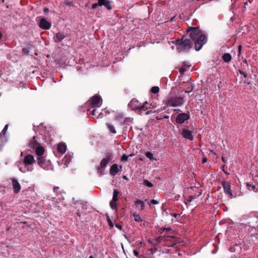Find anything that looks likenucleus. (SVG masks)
<instances>
[{"mask_svg":"<svg viewBox=\"0 0 258 258\" xmlns=\"http://www.w3.org/2000/svg\"><path fill=\"white\" fill-rule=\"evenodd\" d=\"M187 35L195 41V49L200 50L207 41V37L199 27H188L186 30Z\"/></svg>","mask_w":258,"mask_h":258,"instance_id":"nucleus-1","label":"nucleus"},{"mask_svg":"<svg viewBox=\"0 0 258 258\" xmlns=\"http://www.w3.org/2000/svg\"><path fill=\"white\" fill-rule=\"evenodd\" d=\"M102 104V99L100 96H94L92 97L86 104V106L89 111L91 108H93L91 111V114L93 116H96L95 112L96 108L100 107Z\"/></svg>","mask_w":258,"mask_h":258,"instance_id":"nucleus-2","label":"nucleus"},{"mask_svg":"<svg viewBox=\"0 0 258 258\" xmlns=\"http://www.w3.org/2000/svg\"><path fill=\"white\" fill-rule=\"evenodd\" d=\"M183 37L181 39H176L173 43L176 45V49L179 52H186L189 50L192 46V42L189 39H185L183 40Z\"/></svg>","mask_w":258,"mask_h":258,"instance_id":"nucleus-3","label":"nucleus"},{"mask_svg":"<svg viewBox=\"0 0 258 258\" xmlns=\"http://www.w3.org/2000/svg\"><path fill=\"white\" fill-rule=\"evenodd\" d=\"M35 161L34 156L31 154H28L24 158L23 162L24 167H20L19 165H18V166L19 170L22 172L32 171L33 169L32 166Z\"/></svg>","mask_w":258,"mask_h":258,"instance_id":"nucleus-4","label":"nucleus"},{"mask_svg":"<svg viewBox=\"0 0 258 258\" xmlns=\"http://www.w3.org/2000/svg\"><path fill=\"white\" fill-rule=\"evenodd\" d=\"M184 98L180 96L169 97L165 101V104L169 107H177L181 106L184 103Z\"/></svg>","mask_w":258,"mask_h":258,"instance_id":"nucleus-5","label":"nucleus"},{"mask_svg":"<svg viewBox=\"0 0 258 258\" xmlns=\"http://www.w3.org/2000/svg\"><path fill=\"white\" fill-rule=\"evenodd\" d=\"M161 233H164L162 239L164 241H170L173 242L170 246H173L176 243L177 240L175 239V236L173 235H169V234H172L174 231L171 229L170 227H162L161 228Z\"/></svg>","mask_w":258,"mask_h":258,"instance_id":"nucleus-6","label":"nucleus"},{"mask_svg":"<svg viewBox=\"0 0 258 258\" xmlns=\"http://www.w3.org/2000/svg\"><path fill=\"white\" fill-rule=\"evenodd\" d=\"M128 106L133 110H146L149 108V104L147 101H145L143 104H142L137 99H133L129 103Z\"/></svg>","mask_w":258,"mask_h":258,"instance_id":"nucleus-7","label":"nucleus"},{"mask_svg":"<svg viewBox=\"0 0 258 258\" xmlns=\"http://www.w3.org/2000/svg\"><path fill=\"white\" fill-rule=\"evenodd\" d=\"M113 154L111 153H107L105 157L101 161L99 166L98 167V172L100 174H103V169L105 168L110 161L113 159Z\"/></svg>","mask_w":258,"mask_h":258,"instance_id":"nucleus-8","label":"nucleus"},{"mask_svg":"<svg viewBox=\"0 0 258 258\" xmlns=\"http://www.w3.org/2000/svg\"><path fill=\"white\" fill-rule=\"evenodd\" d=\"M189 115L185 113H182L178 114L176 118V121L178 124L183 123L185 120L189 119Z\"/></svg>","mask_w":258,"mask_h":258,"instance_id":"nucleus-9","label":"nucleus"},{"mask_svg":"<svg viewBox=\"0 0 258 258\" xmlns=\"http://www.w3.org/2000/svg\"><path fill=\"white\" fill-rule=\"evenodd\" d=\"M222 186L224 189V191L225 193H227L230 198H232L233 194L231 190V184L228 181H223L222 182Z\"/></svg>","mask_w":258,"mask_h":258,"instance_id":"nucleus-10","label":"nucleus"},{"mask_svg":"<svg viewBox=\"0 0 258 258\" xmlns=\"http://www.w3.org/2000/svg\"><path fill=\"white\" fill-rule=\"evenodd\" d=\"M51 26V23L47 21L45 18H41L40 20L39 26L44 30L49 29Z\"/></svg>","mask_w":258,"mask_h":258,"instance_id":"nucleus-11","label":"nucleus"},{"mask_svg":"<svg viewBox=\"0 0 258 258\" xmlns=\"http://www.w3.org/2000/svg\"><path fill=\"white\" fill-rule=\"evenodd\" d=\"M12 185L14 192L15 194H18L20 192L21 186L20 184L19 183L18 180L15 178L12 179Z\"/></svg>","mask_w":258,"mask_h":258,"instance_id":"nucleus-12","label":"nucleus"},{"mask_svg":"<svg viewBox=\"0 0 258 258\" xmlns=\"http://www.w3.org/2000/svg\"><path fill=\"white\" fill-rule=\"evenodd\" d=\"M181 135L183 138L190 141H192L194 139L191 131L186 128H183L182 130Z\"/></svg>","mask_w":258,"mask_h":258,"instance_id":"nucleus-13","label":"nucleus"},{"mask_svg":"<svg viewBox=\"0 0 258 258\" xmlns=\"http://www.w3.org/2000/svg\"><path fill=\"white\" fill-rule=\"evenodd\" d=\"M99 6H104L108 11L112 10L110 2L108 0H97Z\"/></svg>","mask_w":258,"mask_h":258,"instance_id":"nucleus-14","label":"nucleus"},{"mask_svg":"<svg viewBox=\"0 0 258 258\" xmlns=\"http://www.w3.org/2000/svg\"><path fill=\"white\" fill-rule=\"evenodd\" d=\"M36 139L37 137L36 136H34L33 138L29 142V147L31 148H32L33 149L36 148L40 145V144L38 142Z\"/></svg>","mask_w":258,"mask_h":258,"instance_id":"nucleus-15","label":"nucleus"},{"mask_svg":"<svg viewBox=\"0 0 258 258\" xmlns=\"http://www.w3.org/2000/svg\"><path fill=\"white\" fill-rule=\"evenodd\" d=\"M119 169L117 164H113L110 168V173L112 176H115L118 172Z\"/></svg>","mask_w":258,"mask_h":258,"instance_id":"nucleus-16","label":"nucleus"},{"mask_svg":"<svg viewBox=\"0 0 258 258\" xmlns=\"http://www.w3.org/2000/svg\"><path fill=\"white\" fill-rule=\"evenodd\" d=\"M64 38V35L62 33H58L55 34L53 39L55 42L58 43L61 42Z\"/></svg>","mask_w":258,"mask_h":258,"instance_id":"nucleus-17","label":"nucleus"},{"mask_svg":"<svg viewBox=\"0 0 258 258\" xmlns=\"http://www.w3.org/2000/svg\"><path fill=\"white\" fill-rule=\"evenodd\" d=\"M44 151V148L42 146H40V145L35 148V153L37 157L42 156Z\"/></svg>","mask_w":258,"mask_h":258,"instance_id":"nucleus-18","label":"nucleus"},{"mask_svg":"<svg viewBox=\"0 0 258 258\" xmlns=\"http://www.w3.org/2000/svg\"><path fill=\"white\" fill-rule=\"evenodd\" d=\"M37 163L41 167L44 168V164L46 161V159L42 156H38L37 158Z\"/></svg>","mask_w":258,"mask_h":258,"instance_id":"nucleus-19","label":"nucleus"},{"mask_svg":"<svg viewBox=\"0 0 258 258\" xmlns=\"http://www.w3.org/2000/svg\"><path fill=\"white\" fill-rule=\"evenodd\" d=\"M67 149L66 145L63 143H60L58 145L57 150L58 151L61 153L63 154L66 152Z\"/></svg>","mask_w":258,"mask_h":258,"instance_id":"nucleus-20","label":"nucleus"},{"mask_svg":"<svg viewBox=\"0 0 258 258\" xmlns=\"http://www.w3.org/2000/svg\"><path fill=\"white\" fill-rule=\"evenodd\" d=\"M135 204L136 206V208H138V206L140 207V210H144L145 209V203L143 201L138 200L135 202Z\"/></svg>","mask_w":258,"mask_h":258,"instance_id":"nucleus-21","label":"nucleus"},{"mask_svg":"<svg viewBox=\"0 0 258 258\" xmlns=\"http://www.w3.org/2000/svg\"><path fill=\"white\" fill-rule=\"evenodd\" d=\"M190 67V66L187 65L186 62H183L181 68L179 69V72L181 74H183L186 72Z\"/></svg>","mask_w":258,"mask_h":258,"instance_id":"nucleus-22","label":"nucleus"},{"mask_svg":"<svg viewBox=\"0 0 258 258\" xmlns=\"http://www.w3.org/2000/svg\"><path fill=\"white\" fill-rule=\"evenodd\" d=\"M231 55L229 53H226L222 56V58L226 62H229L231 60Z\"/></svg>","mask_w":258,"mask_h":258,"instance_id":"nucleus-23","label":"nucleus"},{"mask_svg":"<svg viewBox=\"0 0 258 258\" xmlns=\"http://www.w3.org/2000/svg\"><path fill=\"white\" fill-rule=\"evenodd\" d=\"M106 125L108 129L110 131V132L111 134H116V131L115 129L114 126L112 124H111L109 123H106Z\"/></svg>","mask_w":258,"mask_h":258,"instance_id":"nucleus-24","label":"nucleus"},{"mask_svg":"<svg viewBox=\"0 0 258 258\" xmlns=\"http://www.w3.org/2000/svg\"><path fill=\"white\" fill-rule=\"evenodd\" d=\"M132 216L134 218V220L137 222H141L143 221L142 219L141 218L140 215L137 213H134L132 214Z\"/></svg>","mask_w":258,"mask_h":258,"instance_id":"nucleus-25","label":"nucleus"},{"mask_svg":"<svg viewBox=\"0 0 258 258\" xmlns=\"http://www.w3.org/2000/svg\"><path fill=\"white\" fill-rule=\"evenodd\" d=\"M246 185L248 190H253L255 192H257L258 191V189L257 188H256L255 185L251 184L248 182H247Z\"/></svg>","mask_w":258,"mask_h":258,"instance_id":"nucleus-26","label":"nucleus"},{"mask_svg":"<svg viewBox=\"0 0 258 258\" xmlns=\"http://www.w3.org/2000/svg\"><path fill=\"white\" fill-rule=\"evenodd\" d=\"M118 194H119V192L116 189H114L112 200L117 202V201L118 200L117 197H118Z\"/></svg>","mask_w":258,"mask_h":258,"instance_id":"nucleus-27","label":"nucleus"},{"mask_svg":"<svg viewBox=\"0 0 258 258\" xmlns=\"http://www.w3.org/2000/svg\"><path fill=\"white\" fill-rule=\"evenodd\" d=\"M145 155L150 160H156V159L154 158L153 154L150 152H147L145 153Z\"/></svg>","mask_w":258,"mask_h":258,"instance_id":"nucleus-28","label":"nucleus"},{"mask_svg":"<svg viewBox=\"0 0 258 258\" xmlns=\"http://www.w3.org/2000/svg\"><path fill=\"white\" fill-rule=\"evenodd\" d=\"M123 118V115L122 113H119L116 114L115 116V120L117 121H121Z\"/></svg>","mask_w":258,"mask_h":258,"instance_id":"nucleus-29","label":"nucleus"},{"mask_svg":"<svg viewBox=\"0 0 258 258\" xmlns=\"http://www.w3.org/2000/svg\"><path fill=\"white\" fill-rule=\"evenodd\" d=\"M53 191L56 194V196L59 194H61L62 190H60V188L58 186H55L53 188Z\"/></svg>","mask_w":258,"mask_h":258,"instance_id":"nucleus-30","label":"nucleus"},{"mask_svg":"<svg viewBox=\"0 0 258 258\" xmlns=\"http://www.w3.org/2000/svg\"><path fill=\"white\" fill-rule=\"evenodd\" d=\"M132 156H133V154H130L128 156L123 154L121 157V161L122 162H125L127 160L128 157Z\"/></svg>","mask_w":258,"mask_h":258,"instance_id":"nucleus-31","label":"nucleus"},{"mask_svg":"<svg viewBox=\"0 0 258 258\" xmlns=\"http://www.w3.org/2000/svg\"><path fill=\"white\" fill-rule=\"evenodd\" d=\"M110 206L112 209H115L116 208V202L111 200L110 202Z\"/></svg>","mask_w":258,"mask_h":258,"instance_id":"nucleus-32","label":"nucleus"},{"mask_svg":"<svg viewBox=\"0 0 258 258\" xmlns=\"http://www.w3.org/2000/svg\"><path fill=\"white\" fill-rule=\"evenodd\" d=\"M159 91V88L158 87L154 86L151 88V91L152 93L154 94L157 93Z\"/></svg>","mask_w":258,"mask_h":258,"instance_id":"nucleus-33","label":"nucleus"},{"mask_svg":"<svg viewBox=\"0 0 258 258\" xmlns=\"http://www.w3.org/2000/svg\"><path fill=\"white\" fill-rule=\"evenodd\" d=\"M144 184L149 187H152L153 186V184L148 180H144Z\"/></svg>","mask_w":258,"mask_h":258,"instance_id":"nucleus-34","label":"nucleus"},{"mask_svg":"<svg viewBox=\"0 0 258 258\" xmlns=\"http://www.w3.org/2000/svg\"><path fill=\"white\" fill-rule=\"evenodd\" d=\"M107 220L108 224V225L111 227L112 228L114 226L113 223L111 220V219L109 218V217H107Z\"/></svg>","mask_w":258,"mask_h":258,"instance_id":"nucleus-35","label":"nucleus"},{"mask_svg":"<svg viewBox=\"0 0 258 258\" xmlns=\"http://www.w3.org/2000/svg\"><path fill=\"white\" fill-rule=\"evenodd\" d=\"M71 160V159L70 157H68L67 156L65 157L63 159L65 164H66L67 163H69Z\"/></svg>","mask_w":258,"mask_h":258,"instance_id":"nucleus-36","label":"nucleus"},{"mask_svg":"<svg viewBox=\"0 0 258 258\" xmlns=\"http://www.w3.org/2000/svg\"><path fill=\"white\" fill-rule=\"evenodd\" d=\"M239 72L241 75H243L244 78H246L247 77V75L246 73L243 72L242 71H241L240 70H239Z\"/></svg>","mask_w":258,"mask_h":258,"instance_id":"nucleus-37","label":"nucleus"},{"mask_svg":"<svg viewBox=\"0 0 258 258\" xmlns=\"http://www.w3.org/2000/svg\"><path fill=\"white\" fill-rule=\"evenodd\" d=\"M158 203H159V202L155 200H152L150 201L149 205H151V204L156 205V204H158Z\"/></svg>","mask_w":258,"mask_h":258,"instance_id":"nucleus-38","label":"nucleus"},{"mask_svg":"<svg viewBox=\"0 0 258 258\" xmlns=\"http://www.w3.org/2000/svg\"><path fill=\"white\" fill-rule=\"evenodd\" d=\"M98 6H99L98 2L97 3L93 4L92 6V9H95L97 8Z\"/></svg>","mask_w":258,"mask_h":258,"instance_id":"nucleus-39","label":"nucleus"},{"mask_svg":"<svg viewBox=\"0 0 258 258\" xmlns=\"http://www.w3.org/2000/svg\"><path fill=\"white\" fill-rule=\"evenodd\" d=\"M241 48H242L241 45H239L238 47V56H239L241 54Z\"/></svg>","mask_w":258,"mask_h":258,"instance_id":"nucleus-40","label":"nucleus"},{"mask_svg":"<svg viewBox=\"0 0 258 258\" xmlns=\"http://www.w3.org/2000/svg\"><path fill=\"white\" fill-rule=\"evenodd\" d=\"M188 89H189V91H185V92H190L191 91H192L193 89H194V87L192 85H190L188 87Z\"/></svg>","mask_w":258,"mask_h":258,"instance_id":"nucleus-41","label":"nucleus"},{"mask_svg":"<svg viewBox=\"0 0 258 258\" xmlns=\"http://www.w3.org/2000/svg\"><path fill=\"white\" fill-rule=\"evenodd\" d=\"M23 52L24 53H28L29 52V50L27 48H24L23 49Z\"/></svg>","mask_w":258,"mask_h":258,"instance_id":"nucleus-42","label":"nucleus"},{"mask_svg":"<svg viewBox=\"0 0 258 258\" xmlns=\"http://www.w3.org/2000/svg\"><path fill=\"white\" fill-rule=\"evenodd\" d=\"M133 253L136 256H138L139 255V252L136 250H134Z\"/></svg>","mask_w":258,"mask_h":258,"instance_id":"nucleus-43","label":"nucleus"},{"mask_svg":"<svg viewBox=\"0 0 258 258\" xmlns=\"http://www.w3.org/2000/svg\"><path fill=\"white\" fill-rule=\"evenodd\" d=\"M207 158L205 157H203L202 159V163H205L207 162Z\"/></svg>","mask_w":258,"mask_h":258,"instance_id":"nucleus-44","label":"nucleus"},{"mask_svg":"<svg viewBox=\"0 0 258 258\" xmlns=\"http://www.w3.org/2000/svg\"><path fill=\"white\" fill-rule=\"evenodd\" d=\"M115 227H116L117 228H118V229H120V230H121V228H122V226H121V225H119V224H116V225H115Z\"/></svg>","mask_w":258,"mask_h":258,"instance_id":"nucleus-45","label":"nucleus"},{"mask_svg":"<svg viewBox=\"0 0 258 258\" xmlns=\"http://www.w3.org/2000/svg\"><path fill=\"white\" fill-rule=\"evenodd\" d=\"M43 11L44 13H47V12H48V9L47 8H45L43 9Z\"/></svg>","mask_w":258,"mask_h":258,"instance_id":"nucleus-46","label":"nucleus"},{"mask_svg":"<svg viewBox=\"0 0 258 258\" xmlns=\"http://www.w3.org/2000/svg\"><path fill=\"white\" fill-rule=\"evenodd\" d=\"M7 129H8V125H6L5 126V127H4V130H3V132H4V131H7Z\"/></svg>","mask_w":258,"mask_h":258,"instance_id":"nucleus-47","label":"nucleus"},{"mask_svg":"<svg viewBox=\"0 0 258 258\" xmlns=\"http://www.w3.org/2000/svg\"><path fill=\"white\" fill-rule=\"evenodd\" d=\"M222 160L223 162L226 163V160L225 159V158L224 157H222Z\"/></svg>","mask_w":258,"mask_h":258,"instance_id":"nucleus-48","label":"nucleus"},{"mask_svg":"<svg viewBox=\"0 0 258 258\" xmlns=\"http://www.w3.org/2000/svg\"><path fill=\"white\" fill-rule=\"evenodd\" d=\"M151 111H147L146 112V114H150L151 113Z\"/></svg>","mask_w":258,"mask_h":258,"instance_id":"nucleus-49","label":"nucleus"},{"mask_svg":"<svg viewBox=\"0 0 258 258\" xmlns=\"http://www.w3.org/2000/svg\"><path fill=\"white\" fill-rule=\"evenodd\" d=\"M169 118V116H168V115H166V116H164V118H166V119H167V118Z\"/></svg>","mask_w":258,"mask_h":258,"instance_id":"nucleus-50","label":"nucleus"},{"mask_svg":"<svg viewBox=\"0 0 258 258\" xmlns=\"http://www.w3.org/2000/svg\"><path fill=\"white\" fill-rule=\"evenodd\" d=\"M122 169V166H119V171H121Z\"/></svg>","mask_w":258,"mask_h":258,"instance_id":"nucleus-51","label":"nucleus"},{"mask_svg":"<svg viewBox=\"0 0 258 258\" xmlns=\"http://www.w3.org/2000/svg\"><path fill=\"white\" fill-rule=\"evenodd\" d=\"M123 178L126 180H128V178L125 176H124Z\"/></svg>","mask_w":258,"mask_h":258,"instance_id":"nucleus-52","label":"nucleus"},{"mask_svg":"<svg viewBox=\"0 0 258 258\" xmlns=\"http://www.w3.org/2000/svg\"><path fill=\"white\" fill-rule=\"evenodd\" d=\"M102 117V116H101V114H99L98 115V117Z\"/></svg>","mask_w":258,"mask_h":258,"instance_id":"nucleus-53","label":"nucleus"},{"mask_svg":"<svg viewBox=\"0 0 258 258\" xmlns=\"http://www.w3.org/2000/svg\"><path fill=\"white\" fill-rule=\"evenodd\" d=\"M195 197H194V198H191V199H190V200H189V201H190V202H191V200H192V199H195Z\"/></svg>","mask_w":258,"mask_h":258,"instance_id":"nucleus-54","label":"nucleus"},{"mask_svg":"<svg viewBox=\"0 0 258 258\" xmlns=\"http://www.w3.org/2000/svg\"><path fill=\"white\" fill-rule=\"evenodd\" d=\"M89 258H94V257L93 256L91 255L89 256Z\"/></svg>","mask_w":258,"mask_h":258,"instance_id":"nucleus-55","label":"nucleus"},{"mask_svg":"<svg viewBox=\"0 0 258 258\" xmlns=\"http://www.w3.org/2000/svg\"><path fill=\"white\" fill-rule=\"evenodd\" d=\"M124 124V122L121 123V125H123Z\"/></svg>","mask_w":258,"mask_h":258,"instance_id":"nucleus-56","label":"nucleus"}]
</instances>
